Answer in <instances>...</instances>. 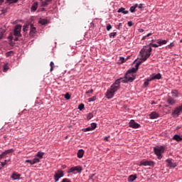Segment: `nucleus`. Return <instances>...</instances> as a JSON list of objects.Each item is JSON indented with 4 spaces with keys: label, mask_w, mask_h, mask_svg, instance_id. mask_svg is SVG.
Returning <instances> with one entry per match:
<instances>
[{
    "label": "nucleus",
    "mask_w": 182,
    "mask_h": 182,
    "mask_svg": "<svg viewBox=\"0 0 182 182\" xmlns=\"http://www.w3.org/2000/svg\"><path fill=\"white\" fill-rule=\"evenodd\" d=\"M21 174L18 173V172H13V173L11 176V178H12V180L15 181V180H21Z\"/></svg>",
    "instance_id": "obj_13"
},
{
    "label": "nucleus",
    "mask_w": 182,
    "mask_h": 182,
    "mask_svg": "<svg viewBox=\"0 0 182 182\" xmlns=\"http://www.w3.org/2000/svg\"><path fill=\"white\" fill-rule=\"evenodd\" d=\"M92 130L93 129H92L91 127H88L87 128L83 129L82 132H92Z\"/></svg>",
    "instance_id": "obj_39"
},
{
    "label": "nucleus",
    "mask_w": 182,
    "mask_h": 182,
    "mask_svg": "<svg viewBox=\"0 0 182 182\" xmlns=\"http://www.w3.org/2000/svg\"><path fill=\"white\" fill-rule=\"evenodd\" d=\"M144 4H140L139 6H138V8L139 9H141L142 8H143V6H144Z\"/></svg>",
    "instance_id": "obj_54"
},
{
    "label": "nucleus",
    "mask_w": 182,
    "mask_h": 182,
    "mask_svg": "<svg viewBox=\"0 0 182 182\" xmlns=\"http://www.w3.org/2000/svg\"><path fill=\"white\" fill-rule=\"evenodd\" d=\"M2 159H4V156H2L1 154H0V160H2Z\"/></svg>",
    "instance_id": "obj_63"
},
{
    "label": "nucleus",
    "mask_w": 182,
    "mask_h": 182,
    "mask_svg": "<svg viewBox=\"0 0 182 182\" xmlns=\"http://www.w3.org/2000/svg\"><path fill=\"white\" fill-rule=\"evenodd\" d=\"M110 89L114 92V94L120 89V87L112 85Z\"/></svg>",
    "instance_id": "obj_25"
},
{
    "label": "nucleus",
    "mask_w": 182,
    "mask_h": 182,
    "mask_svg": "<svg viewBox=\"0 0 182 182\" xmlns=\"http://www.w3.org/2000/svg\"><path fill=\"white\" fill-rule=\"evenodd\" d=\"M65 99H66L67 100H69V99H70V94H69V92H67L65 96H64Z\"/></svg>",
    "instance_id": "obj_41"
},
{
    "label": "nucleus",
    "mask_w": 182,
    "mask_h": 182,
    "mask_svg": "<svg viewBox=\"0 0 182 182\" xmlns=\"http://www.w3.org/2000/svg\"><path fill=\"white\" fill-rule=\"evenodd\" d=\"M136 178H137V176L130 175L128 178V181L133 182V181H134V180H136Z\"/></svg>",
    "instance_id": "obj_24"
},
{
    "label": "nucleus",
    "mask_w": 182,
    "mask_h": 182,
    "mask_svg": "<svg viewBox=\"0 0 182 182\" xmlns=\"http://www.w3.org/2000/svg\"><path fill=\"white\" fill-rule=\"evenodd\" d=\"M83 154H85V151L83 149L78 150L77 154L78 159H82V157H83Z\"/></svg>",
    "instance_id": "obj_20"
},
{
    "label": "nucleus",
    "mask_w": 182,
    "mask_h": 182,
    "mask_svg": "<svg viewBox=\"0 0 182 182\" xmlns=\"http://www.w3.org/2000/svg\"><path fill=\"white\" fill-rule=\"evenodd\" d=\"M153 50V48L151 47H149V49L143 48L140 53L139 55L141 59H142V61H146L149 58H150V55H151V51Z\"/></svg>",
    "instance_id": "obj_2"
},
{
    "label": "nucleus",
    "mask_w": 182,
    "mask_h": 182,
    "mask_svg": "<svg viewBox=\"0 0 182 182\" xmlns=\"http://www.w3.org/2000/svg\"><path fill=\"white\" fill-rule=\"evenodd\" d=\"M173 140H176V141H182V137L178 134H175L173 137Z\"/></svg>",
    "instance_id": "obj_23"
},
{
    "label": "nucleus",
    "mask_w": 182,
    "mask_h": 182,
    "mask_svg": "<svg viewBox=\"0 0 182 182\" xmlns=\"http://www.w3.org/2000/svg\"><path fill=\"white\" fill-rule=\"evenodd\" d=\"M92 118H93V114L92 113H89L87 115V120H90Z\"/></svg>",
    "instance_id": "obj_36"
},
{
    "label": "nucleus",
    "mask_w": 182,
    "mask_h": 182,
    "mask_svg": "<svg viewBox=\"0 0 182 182\" xmlns=\"http://www.w3.org/2000/svg\"><path fill=\"white\" fill-rule=\"evenodd\" d=\"M137 71H133V68L128 70L124 75V80H122V83H129V82H133L136 79V75L133 73H136Z\"/></svg>",
    "instance_id": "obj_1"
},
{
    "label": "nucleus",
    "mask_w": 182,
    "mask_h": 182,
    "mask_svg": "<svg viewBox=\"0 0 182 182\" xmlns=\"http://www.w3.org/2000/svg\"><path fill=\"white\" fill-rule=\"evenodd\" d=\"M41 162V159L39 158H34L33 159V164H36L37 163H40Z\"/></svg>",
    "instance_id": "obj_30"
},
{
    "label": "nucleus",
    "mask_w": 182,
    "mask_h": 182,
    "mask_svg": "<svg viewBox=\"0 0 182 182\" xmlns=\"http://www.w3.org/2000/svg\"><path fill=\"white\" fill-rule=\"evenodd\" d=\"M9 69V68H8V65H4V72H8V70Z\"/></svg>",
    "instance_id": "obj_47"
},
{
    "label": "nucleus",
    "mask_w": 182,
    "mask_h": 182,
    "mask_svg": "<svg viewBox=\"0 0 182 182\" xmlns=\"http://www.w3.org/2000/svg\"><path fill=\"white\" fill-rule=\"evenodd\" d=\"M109 137H110V136L105 137V140H106V141H107V140H109Z\"/></svg>",
    "instance_id": "obj_59"
},
{
    "label": "nucleus",
    "mask_w": 182,
    "mask_h": 182,
    "mask_svg": "<svg viewBox=\"0 0 182 182\" xmlns=\"http://www.w3.org/2000/svg\"><path fill=\"white\" fill-rule=\"evenodd\" d=\"M29 29V24H26L23 26V32H26Z\"/></svg>",
    "instance_id": "obj_34"
},
{
    "label": "nucleus",
    "mask_w": 182,
    "mask_h": 182,
    "mask_svg": "<svg viewBox=\"0 0 182 182\" xmlns=\"http://www.w3.org/2000/svg\"><path fill=\"white\" fill-rule=\"evenodd\" d=\"M181 113H182V105L175 108V109L172 112V116H173V117H178V116H180Z\"/></svg>",
    "instance_id": "obj_6"
},
{
    "label": "nucleus",
    "mask_w": 182,
    "mask_h": 182,
    "mask_svg": "<svg viewBox=\"0 0 182 182\" xmlns=\"http://www.w3.org/2000/svg\"><path fill=\"white\" fill-rule=\"evenodd\" d=\"M4 2H5V0H0V5H2V4H4Z\"/></svg>",
    "instance_id": "obj_58"
},
{
    "label": "nucleus",
    "mask_w": 182,
    "mask_h": 182,
    "mask_svg": "<svg viewBox=\"0 0 182 182\" xmlns=\"http://www.w3.org/2000/svg\"><path fill=\"white\" fill-rule=\"evenodd\" d=\"M105 96L108 99H113L114 96V92L111 90V88H109V90H107Z\"/></svg>",
    "instance_id": "obj_12"
},
{
    "label": "nucleus",
    "mask_w": 182,
    "mask_h": 182,
    "mask_svg": "<svg viewBox=\"0 0 182 182\" xmlns=\"http://www.w3.org/2000/svg\"><path fill=\"white\" fill-rule=\"evenodd\" d=\"M149 82H151V80H149V78H147L144 83V87H147V86H149Z\"/></svg>",
    "instance_id": "obj_35"
},
{
    "label": "nucleus",
    "mask_w": 182,
    "mask_h": 182,
    "mask_svg": "<svg viewBox=\"0 0 182 182\" xmlns=\"http://www.w3.org/2000/svg\"><path fill=\"white\" fill-rule=\"evenodd\" d=\"M18 37H16V38H14V41H15V42H18Z\"/></svg>",
    "instance_id": "obj_62"
},
{
    "label": "nucleus",
    "mask_w": 182,
    "mask_h": 182,
    "mask_svg": "<svg viewBox=\"0 0 182 182\" xmlns=\"http://www.w3.org/2000/svg\"><path fill=\"white\" fill-rule=\"evenodd\" d=\"M120 28H122V23H119L118 25V29H120Z\"/></svg>",
    "instance_id": "obj_57"
},
{
    "label": "nucleus",
    "mask_w": 182,
    "mask_h": 182,
    "mask_svg": "<svg viewBox=\"0 0 182 182\" xmlns=\"http://www.w3.org/2000/svg\"><path fill=\"white\" fill-rule=\"evenodd\" d=\"M137 6H139V4H135L134 6H131L129 9L130 12H132V14L134 13Z\"/></svg>",
    "instance_id": "obj_26"
},
{
    "label": "nucleus",
    "mask_w": 182,
    "mask_h": 182,
    "mask_svg": "<svg viewBox=\"0 0 182 182\" xmlns=\"http://www.w3.org/2000/svg\"><path fill=\"white\" fill-rule=\"evenodd\" d=\"M44 154H45V153L39 151L37 153L36 157H38V159L41 160V159H43Z\"/></svg>",
    "instance_id": "obj_29"
},
{
    "label": "nucleus",
    "mask_w": 182,
    "mask_h": 182,
    "mask_svg": "<svg viewBox=\"0 0 182 182\" xmlns=\"http://www.w3.org/2000/svg\"><path fill=\"white\" fill-rule=\"evenodd\" d=\"M21 31H22V25L18 24L15 26L14 28V36H17V38H21L22 36V34H21Z\"/></svg>",
    "instance_id": "obj_5"
},
{
    "label": "nucleus",
    "mask_w": 182,
    "mask_h": 182,
    "mask_svg": "<svg viewBox=\"0 0 182 182\" xmlns=\"http://www.w3.org/2000/svg\"><path fill=\"white\" fill-rule=\"evenodd\" d=\"M171 94L173 97H175V99H176V97H178V92L177 90H172Z\"/></svg>",
    "instance_id": "obj_27"
},
{
    "label": "nucleus",
    "mask_w": 182,
    "mask_h": 182,
    "mask_svg": "<svg viewBox=\"0 0 182 182\" xmlns=\"http://www.w3.org/2000/svg\"><path fill=\"white\" fill-rule=\"evenodd\" d=\"M146 38H147L146 36H143L141 38V41H144V39H146Z\"/></svg>",
    "instance_id": "obj_61"
},
{
    "label": "nucleus",
    "mask_w": 182,
    "mask_h": 182,
    "mask_svg": "<svg viewBox=\"0 0 182 182\" xmlns=\"http://www.w3.org/2000/svg\"><path fill=\"white\" fill-rule=\"evenodd\" d=\"M26 163H29L31 166L33 165V164H32L33 163V160L28 159L26 161Z\"/></svg>",
    "instance_id": "obj_52"
},
{
    "label": "nucleus",
    "mask_w": 182,
    "mask_h": 182,
    "mask_svg": "<svg viewBox=\"0 0 182 182\" xmlns=\"http://www.w3.org/2000/svg\"><path fill=\"white\" fill-rule=\"evenodd\" d=\"M39 23H41V25H46V23H48V20L41 19L39 21Z\"/></svg>",
    "instance_id": "obj_31"
},
{
    "label": "nucleus",
    "mask_w": 182,
    "mask_h": 182,
    "mask_svg": "<svg viewBox=\"0 0 182 182\" xmlns=\"http://www.w3.org/2000/svg\"><path fill=\"white\" fill-rule=\"evenodd\" d=\"M106 29L107 31H110L112 29V25L110 23L107 24Z\"/></svg>",
    "instance_id": "obj_48"
},
{
    "label": "nucleus",
    "mask_w": 182,
    "mask_h": 182,
    "mask_svg": "<svg viewBox=\"0 0 182 182\" xmlns=\"http://www.w3.org/2000/svg\"><path fill=\"white\" fill-rule=\"evenodd\" d=\"M82 166H77L72 167L68 171V173H75V171H77V173H82Z\"/></svg>",
    "instance_id": "obj_7"
},
{
    "label": "nucleus",
    "mask_w": 182,
    "mask_h": 182,
    "mask_svg": "<svg viewBox=\"0 0 182 182\" xmlns=\"http://www.w3.org/2000/svg\"><path fill=\"white\" fill-rule=\"evenodd\" d=\"M1 156L3 159H5V157L6 156V154L4 152H2Z\"/></svg>",
    "instance_id": "obj_55"
},
{
    "label": "nucleus",
    "mask_w": 182,
    "mask_h": 182,
    "mask_svg": "<svg viewBox=\"0 0 182 182\" xmlns=\"http://www.w3.org/2000/svg\"><path fill=\"white\" fill-rule=\"evenodd\" d=\"M12 53H14V51H9V52L6 53V58H9V56H11V55H12Z\"/></svg>",
    "instance_id": "obj_45"
},
{
    "label": "nucleus",
    "mask_w": 182,
    "mask_h": 182,
    "mask_svg": "<svg viewBox=\"0 0 182 182\" xmlns=\"http://www.w3.org/2000/svg\"><path fill=\"white\" fill-rule=\"evenodd\" d=\"M62 168H66V165H63V166H62Z\"/></svg>",
    "instance_id": "obj_64"
},
{
    "label": "nucleus",
    "mask_w": 182,
    "mask_h": 182,
    "mask_svg": "<svg viewBox=\"0 0 182 182\" xmlns=\"http://www.w3.org/2000/svg\"><path fill=\"white\" fill-rule=\"evenodd\" d=\"M90 127L92 130H95L97 127V124L96 123H92Z\"/></svg>",
    "instance_id": "obj_37"
},
{
    "label": "nucleus",
    "mask_w": 182,
    "mask_h": 182,
    "mask_svg": "<svg viewBox=\"0 0 182 182\" xmlns=\"http://www.w3.org/2000/svg\"><path fill=\"white\" fill-rule=\"evenodd\" d=\"M166 167H169V168H175V167H177V164L173 162L171 159H166Z\"/></svg>",
    "instance_id": "obj_10"
},
{
    "label": "nucleus",
    "mask_w": 182,
    "mask_h": 182,
    "mask_svg": "<svg viewBox=\"0 0 182 182\" xmlns=\"http://www.w3.org/2000/svg\"><path fill=\"white\" fill-rule=\"evenodd\" d=\"M52 0H41V6H48L49 5L48 2H51Z\"/></svg>",
    "instance_id": "obj_19"
},
{
    "label": "nucleus",
    "mask_w": 182,
    "mask_h": 182,
    "mask_svg": "<svg viewBox=\"0 0 182 182\" xmlns=\"http://www.w3.org/2000/svg\"><path fill=\"white\" fill-rule=\"evenodd\" d=\"M95 100H96V96L92 97L88 99L89 102H95Z\"/></svg>",
    "instance_id": "obj_46"
},
{
    "label": "nucleus",
    "mask_w": 182,
    "mask_h": 182,
    "mask_svg": "<svg viewBox=\"0 0 182 182\" xmlns=\"http://www.w3.org/2000/svg\"><path fill=\"white\" fill-rule=\"evenodd\" d=\"M116 35H117V33L113 32V33H110L109 36V38H115Z\"/></svg>",
    "instance_id": "obj_38"
},
{
    "label": "nucleus",
    "mask_w": 182,
    "mask_h": 182,
    "mask_svg": "<svg viewBox=\"0 0 182 182\" xmlns=\"http://www.w3.org/2000/svg\"><path fill=\"white\" fill-rule=\"evenodd\" d=\"M154 151L155 154L157 156L159 160H161V159H163V156H161V154L164 153V147L161 146V147L154 148Z\"/></svg>",
    "instance_id": "obj_3"
},
{
    "label": "nucleus",
    "mask_w": 182,
    "mask_h": 182,
    "mask_svg": "<svg viewBox=\"0 0 182 182\" xmlns=\"http://www.w3.org/2000/svg\"><path fill=\"white\" fill-rule=\"evenodd\" d=\"M143 58H140V60H139L136 65H135V68H132V71L134 72H137V70H139V66H140V65H141V63H143Z\"/></svg>",
    "instance_id": "obj_16"
},
{
    "label": "nucleus",
    "mask_w": 182,
    "mask_h": 182,
    "mask_svg": "<svg viewBox=\"0 0 182 182\" xmlns=\"http://www.w3.org/2000/svg\"><path fill=\"white\" fill-rule=\"evenodd\" d=\"M168 41V40H161V39H158L156 40V43L159 45V46H161L162 45H166Z\"/></svg>",
    "instance_id": "obj_17"
},
{
    "label": "nucleus",
    "mask_w": 182,
    "mask_h": 182,
    "mask_svg": "<svg viewBox=\"0 0 182 182\" xmlns=\"http://www.w3.org/2000/svg\"><path fill=\"white\" fill-rule=\"evenodd\" d=\"M127 25H128V26H133V22L128 21Z\"/></svg>",
    "instance_id": "obj_53"
},
{
    "label": "nucleus",
    "mask_w": 182,
    "mask_h": 182,
    "mask_svg": "<svg viewBox=\"0 0 182 182\" xmlns=\"http://www.w3.org/2000/svg\"><path fill=\"white\" fill-rule=\"evenodd\" d=\"M129 127H132V129H139L141 127L140 124L139 123H136L134 119H131L129 123Z\"/></svg>",
    "instance_id": "obj_8"
},
{
    "label": "nucleus",
    "mask_w": 182,
    "mask_h": 182,
    "mask_svg": "<svg viewBox=\"0 0 182 182\" xmlns=\"http://www.w3.org/2000/svg\"><path fill=\"white\" fill-rule=\"evenodd\" d=\"M119 62H120V63H124V62H126V60H124V58L120 57Z\"/></svg>",
    "instance_id": "obj_49"
},
{
    "label": "nucleus",
    "mask_w": 182,
    "mask_h": 182,
    "mask_svg": "<svg viewBox=\"0 0 182 182\" xmlns=\"http://www.w3.org/2000/svg\"><path fill=\"white\" fill-rule=\"evenodd\" d=\"M65 176V173L63 170H58L57 171L55 172L54 174V181L55 182L59 181L60 178H62Z\"/></svg>",
    "instance_id": "obj_4"
},
{
    "label": "nucleus",
    "mask_w": 182,
    "mask_h": 182,
    "mask_svg": "<svg viewBox=\"0 0 182 182\" xmlns=\"http://www.w3.org/2000/svg\"><path fill=\"white\" fill-rule=\"evenodd\" d=\"M4 153L6 156L7 154H10V153H14V149H11L6 150L5 151H4Z\"/></svg>",
    "instance_id": "obj_32"
},
{
    "label": "nucleus",
    "mask_w": 182,
    "mask_h": 182,
    "mask_svg": "<svg viewBox=\"0 0 182 182\" xmlns=\"http://www.w3.org/2000/svg\"><path fill=\"white\" fill-rule=\"evenodd\" d=\"M92 92H93V89H91V90L87 91L85 93H86V95H88L89 97H90V95L89 94L92 93Z\"/></svg>",
    "instance_id": "obj_50"
},
{
    "label": "nucleus",
    "mask_w": 182,
    "mask_h": 182,
    "mask_svg": "<svg viewBox=\"0 0 182 182\" xmlns=\"http://www.w3.org/2000/svg\"><path fill=\"white\" fill-rule=\"evenodd\" d=\"M35 33H36V27L33 26V24H31L30 26V36H35Z\"/></svg>",
    "instance_id": "obj_15"
},
{
    "label": "nucleus",
    "mask_w": 182,
    "mask_h": 182,
    "mask_svg": "<svg viewBox=\"0 0 182 182\" xmlns=\"http://www.w3.org/2000/svg\"><path fill=\"white\" fill-rule=\"evenodd\" d=\"M78 109H79V110H83V109H85V105L80 104V105L78 106Z\"/></svg>",
    "instance_id": "obj_44"
},
{
    "label": "nucleus",
    "mask_w": 182,
    "mask_h": 182,
    "mask_svg": "<svg viewBox=\"0 0 182 182\" xmlns=\"http://www.w3.org/2000/svg\"><path fill=\"white\" fill-rule=\"evenodd\" d=\"M161 79V74H152L150 77H149V80L153 81V80H160Z\"/></svg>",
    "instance_id": "obj_11"
},
{
    "label": "nucleus",
    "mask_w": 182,
    "mask_h": 182,
    "mask_svg": "<svg viewBox=\"0 0 182 182\" xmlns=\"http://www.w3.org/2000/svg\"><path fill=\"white\" fill-rule=\"evenodd\" d=\"M50 72H52V70H53V66H55V63H53V62L51 61V62L50 63Z\"/></svg>",
    "instance_id": "obj_43"
},
{
    "label": "nucleus",
    "mask_w": 182,
    "mask_h": 182,
    "mask_svg": "<svg viewBox=\"0 0 182 182\" xmlns=\"http://www.w3.org/2000/svg\"><path fill=\"white\" fill-rule=\"evenodd\" d=\"M166 102L168 105L173 106V105H176L177 103V100H174L173 97H168Z\"/></svg>",
    "instance_id": "obj_14"
},
{
    "label": "nucleus",
    "mask_w": 182,
    "mask_h": 182,
    "mask_svg": "<svg viewBox=\"0 0 182 182\" xmlns=\"http://www.w3.org/2000/svg\"><path fill=\"white\" fill-rule=\"evenodd\" d=\"M18 2V0H6V4H16Z\"/></svg>",
    "instance_id": "obj_33"
},
{
    "label": "nucleus",
    "mask_w": 182,
    "mask_h": 182,
    "mask_svg": "<svg viewBox=\"0 0 182 182\" xmlns=\"http://www.w3.org/2000/svg\"><path fill=\"white\" fill-rule=\"evenodd\" d=\"M139 166H154V161H147V160H143L140 161Z\"/></svg>",
    "instance_id": "obj_9"
},
{
    "label": "nucleus",
    "mask_w": 182,
    "mask_h": 182,
    "mask_svg": "<svg viewBox=\"0 0 182 182\" xmlns=\"http://www.w3.org/2000/svg\"><path fill=\"white\" fill-rule=\"evenodd\" d=\"M150 119H157L159 114L156 112H153L149 114Z\"/></svg>",
    "instance_id": "obj_22"
},
{
    "label": "nucleus",
    "mask_w": 182,
    "mask_h": 182,
    "mask_svg": "<svg viewBox=\"0 0 182 182\" xmlns=\"http://www.w3.org/2000/svg\"><path fill=\"white\" fill-rule=\"evenodd\" d=\"M2 38H4V34L0 33V39H2Z\"/></svg>",
    "instance_id": "obj_60"
},
{
    "label": "nucleus",
    "mask_w": 182,
    "mask_h": 182,
    "mask_svg": "<svg viewBox=\"0 0 182 182\" xmlns=\"http://www.w3.org/2000/svg\"><path fill=\"white\" fill-rule=\"evenodd\" d=\"M118 14H123L124 15H127L129 14V11H126V9L121 7L120 9H118L117 11Z\"/></svg>",
    "instance_id": "obj_18"
},
{
    "label": "nucleus",
    "mask_w": 182,
    "mask_h": 182,
    "mask_svg": "<svg viewBox=\"0 0 182 182\" xmlns=\"http://www.w3.org/2000/svg\"><path fill=\"white\" fill-rule=\"evenodd\" d=\"M120 80L122 81L123 80L121 78V79H119V80H117L114 84H112V85L114 86H117L118 87H120Z\"/></svg>",
    "instance_id": "obj_28"
},
{
    "label": "nucleus",
    "mask_w": 182,
    "mask_h": 182,
    "mask_svg": "<svg viewBox=\"0 0 182 182\" xmlns=\"http://www.w3.org/2000/svg\"><path fill=\"white\" fill-rule=\"evenodd\" d=\"M149 46H152L153 48H159V46H159V44L151 43H149Z\"/></svg>",
    "instance_id": "obj_40"
},
{
    "label": "nucleus",
    "mask_w": 182,
    "mask_h": 182,
    "mask_svg": "<svg viewBox=\"0 0 182 182\" xmlns=\"http://www.w3.org/2000/svg\"><path fill=\"white\" fill-rule=\"evenodd\" d=\"M175 46L174 43H171L168 46V48L169 49H171V48H173Z\"/></svg>",
    "instance_id": "obj_51"
},
{
    "label": "nucleus",
    "mask_w": 182,
    "mask_h": 182,
    "mask_svg": "<svg viewBox=\"0 0 182 182\" xmlns=\"http://www.w3.org/2000/svg\"><path fill=\"white\" fill-rule=\"evenodd\" d=\"M37 9H38V2H35L32 5V6L31 8V12H35V11H36Z\"/></svg>",
    "instance_id": "obj_21"
},
{
    "label": "nucleus",
    "mask_w": 182,
    "mask_h": 182,
    "mask_svg": "<svg viewBox=\"0 0 182 182\" xmlns=\"http://www.w3.org/2000/svg\"><path fill=\"white\" fill-rule=\"evenodd\" d=\"M151 35H153V33H148V34L146 36V38H149V36H151Z\"/></svg>",
    "instance_id": "obj_56"
},
{
    "label": "nucleus",
    "mask_w": 182,
    "mask_h": 182,
    "mask_svg": "<svg viewBox=\"0 0 182 182\" xmlns=\"http://www.w3.org/2000/svg\"><path fill=\"white\" fill-rule=\"evenodd\" d=\"M8 161H10V160H5L4 162H1L2 167L6 166V164H8Z\"/></svg>",
    "instance_id": "obj_42"
}]
</instances>
